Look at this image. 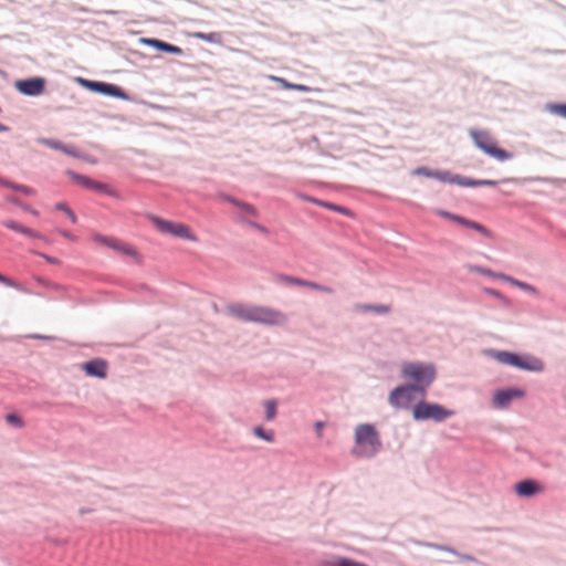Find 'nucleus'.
Masks as SVG:
<instances>
[{"label":"nucleus","instance_id":"f257e3e1","mask_svg":"<svg viewBox=\"0 0 566 566\" xmlns=\"http://www.w3.org/2000/svg\"><path fill=\"white\" fill-rule=\"evenodd\" d=\"M355 443L352 454L357 458L370 459L375 457L380 448L381 441L376 428L370 423H361L355 428Z\"/></svg>","mask_w":566,"mask_h":566},{"label":"nucleus","instance_id":"f03ea898","mask_svg":"<svg viewBox=\"0 0 566 566\" xmlns=\"http://www.w3.org/2000/svg\"><path fill=\"white\" fill-rule=\"evenodd\" d=\"M401 375L406 379L413 380L416 387L423 397L429 385L436 377V370L432 365L421 363H405L401 366Z\"/></svg>","mask_w":566,"mask_h":566},{"label":"nucleus","instance_id":"7ed1b4c3","mask_svg":"<svg viewBox=\"0 0 566 566\" xmlns=\"http://www.w3.org/2000/svg\"><path fill=\"white\" fill-rule=\"evenodd\" d=\"M488 355L500 364L513 366L523 370L542 371L544 368L543 361L532 356H520L505 350H491Z\"/></svg>","mask_w":566,"mask_h":566},{"label":"nucleus","instance_id":"20e7f679","mask_svg":"<svg viewBox=\"0 0 566 566\" xmlns=\"http://www.w3.org/2000/svg\"><path fill=\"white\" fill-rule=\"evenodd\" d=\"M470 136L478 148L497 160L503 161L512 157L510 153L496 146L495 139L488 130L471 129Z\"/></svg>","mask_w":566,"mask_h":566},{"label":"nucleus","instance_id":"39448f33","mask_svg":"<svg viewBox=\"0 0 566 566\" xmlns=\"http://www.w3.org/2000/svg\"><path fill=\"white\" fill-rule=\"evenodd\" d=\"M149 220L161 233L170 234L191 242L198 241V237L193 233L191 228L185 223L168 221L154 214L149 216Z\"/></svg>","mask_w":566,"mask_h":566},{"label":"nucleus","instance_id":"423d86ee","mask_svg":"<svg viewBox=\"0 0 566 566\" xmlns=\"http://www.w3.org/2000/svg\"><path fill=\"white\" fill-rule=\"evenodd\" d=\"M453 415L452 410H448L438 403H429L420 401L412 408V417L416 420H428L442 421Z\"/></svg>","mask_w":566,"mask_h":566},{"label":"nucleus","instance_id":"0eeeda50","mask_svg":"<svg viewBox=\"0 0 566 566\" xmlns=\"http://www.w3.org/2000/svg\"><path fill=\"white\" fill-rule=\"evenodd\" d=\"M286 322V315L279 310L256 305L254 323L269 326L282 325Z\"/></svg>","mask_w":566,"mask_h":566},{"label":"nucleus","instance_id":"6e6552de","mask_svg":"<svg viewBox=\"0 0 566 566\" xmlns=\"http://www.w3.org/2000/svg\"><path fill=\"white\" fill-rule=\"evenodd\" d=\"M415 392H419V390L412 385L396 387L389 395V402L397 408H408L413 400Z\"/></svg>","mask_w":566,"mask_h":566},{"label":"nucleus","instance_id":"1a4fd4ad","mask_svg":"<svg viewBox=\"0 0 566 566\" xmlns=\"http://www.w3.org/2000/svg\"><path fill=\"white\" fill-rule=\"evenodd\" d=\"M45 81L41 77H33L29 80L18 81L15 83L17 90L28 96H38L43 93Z\"/></svg>","mask_w":566,"mask_h":566},{"label":"nucleus","instance_id":"9d476101","mask_svg":"<svg viewBox=\"0 0 566 566\" xmlns=\"http://www.w3.org/2000/svg\"><path fill=\"white\" fill-rule=\"evenodd\" d=\"M524 391L518 388L499 390L493 397V403L497 408H506L513 399L523 398Z\"/></svg>","mask_w":566,"mask_h":566},{"label":"nucleus","instance_id":"9b49d317","mask_svg":"<svg viewBox=\"0 0 566 566\" xmlns=\"http://www.w3.org/2000/svg\"><path fill=\"white\" fill-rule=\"evenodd\" d=\"M81 82L83 85H85L96 92L107 94L111 96L122 97V98L125 97V94L122 91V88L116 85L102 83V82H91V81H86V80H82Z\"/></svg>","mask_w":566,"mask_h":566},{"label":"nucleus","instance_id":"f8f14e48","mask_svg":"<svg viewBox=\"0 0 566 566\" xmlns=\"http://www.w3.org/2000/svg\"><path fill=\"white\" fill-rule=\"evenodd\" d=\"M515 492L521 497H531L543 492V486L534 480H523L515 484Z\"/></svg>","mask_w":566,"mask_h":566},{"label":"nucleus","instance_id":"ddd939ff","mask_svg":"<svg viewBox=\"0 0 566 566\" xmlns=\"http://www.w3.org/2000/svg\"><path fill=\"white\" fill-rule=\"evenodd\" d=\"M256 305H244V304H233L229 307V313L244 322L254 323Z\"/></svg>","mask_w":566,"mask_h":566},{"label":"nucleus","instance_id":"4468645a","mask_svg":"<svg viewBox=\"0 0 566 566\" xmlns=\"http://www.w3.org/2000/svg\"><path fill=\"white\" fill-rule=\"evenodd\" d=\"M82 369L87 376L106 378L107 363L104 359H94L82 365Z\"/></svg>","mask_w":566,"mask_h":566},{"label":"nucleus","instance_id":"2eb2a0df","mask_svg":"<svg viewBox=\"0 0 566 566\" xmlns=\"http://www.w3.org/2000/svg\"><path fill=\"white\" fill-rule=\"evenodd\" d=\"M40 143L42 145H45V146L52 148V149L60 150L69 156H72L75 158L82 157L80 151L76 149V147H74L72 145H65V144L61 143L60 140L42 138V139H40Z\"/></svg>","mask_w":566,"mask_h":566},{"label":"nucleus","instance_id":"dca6fc26","mask_svg":"<svg viewBox=\"0 0 566 566\" xmlns=\"http://www.w3.org/2000/svg\"><path fill=\"white\" fill-rule=\"evenodd\" d=\"M2 224L15 232L22 233L27 237L34 238V239H42L41 234L28 227L22 226L21 223L14 221V220H4Z\"/></svg>","mask_w":566,"mask_h":566},{"label":"nucleus","instance_id":"f3484780","mask_svg":"<svg viewBox=\"0 0 566 566\" xmlns=\"http://www.w3.org/2000/svg\"><path fill=\"white\" fill-rule=\"evenodd\" d=\"M143 42L150 46H154L160 51H164V52L178 54V55H180L182 53V50L179 46L169 44L167 42H164V41H160L157 39H143Z\"/></svg>","mask_w":566,"mask_h":566},{"label":"nucleus","instance_id":"a211bd4d","mask_svg":"<svg viewBox=\"0 0 566 566\" xmlns=\"http://www.w3.org/2000/svg\"><path fill=\"white\" fill-rule=\"evenodd\" d=\"M355 312L358 313H367V312H374L376 314H388L391 311L390 305H370V304H361L357 303L353 306Z\"/></svg>","mask_w":566,"mask_h":566},{"label":"nucleus","instance_id":"6ab92c4d","mask_svg":"<svg viewBox=\"0 0 566 566\" xmlns=\"http://www.w3.org/2000/svg\"><path fill=\"white\" fill-rule=\"evenodd\" d=\"M112 249L117 251L120 254H124L126 256L134 259L136 262H140L142 258H140L139 253L137 252V250L133 245H130L124 241L117 240L116 244Z\"/></svg>","mask_w":566,"mask_h":566},{"label":"nucleus","instance_id":"aec40b11","mask_svg":"<svg viewBox=\"0 0 566 566\" xmlns=\"http://www.w3.org/2000/svg\"><path fill=\"white\" fill-rule=\"evenodd\" d=\"M500 280L502 281H505L507 283H510L511 285L513 286H516L523 291H526V292H530V293H533V294H537V290L536 287H534L533 285L531 284H527L525 282H522V281H518L512 276H509V275H500Z\"/></svg>","mask_w":566,"mask_h":566},{"label":"nucleus","instance_id":"412c9836","mask_svg":"<svg viewBox=\"0 0 566 566\" xmlns=\"http://www.w3.org/2000/svg\"><path fill=\"white\" fill-rule=\"evenodd\" d=\"M458 185L463 187H479V186H495L496 181L494 180H474L470 178H464L459 176Z\"/></svg>","mask_w":566,"mask_h":566},{"label":"nucleus","instance_id":"4be33fe9","mask_svg":"<svg viewBox=\"0 0 566 566\" xmlns=\"http://www.w3.org/2000/svg\"><path fill=\"white\" fill-rule=\"evenodd\" d=\"M0 185L4 186V187H8V188H11L13 190L20 191V192H22V193H24L27 196H34L35 195V190L33 188H30V187H27V186H23V185L12 184V182L3 180V179H0Z\"/></svg>","mask_w":566,"mask_h":566},{"label":"nucleus","instance_id":"5701e85b","mask_svg":"<svg viewBox=\"0 0 566 566\" xmlns=\"http://www.w3.org/2000/svg\"><path fill=\"white\" fill-rule=\"evenodd\" d=\"M66 175L75 182H77L78 185L85 187V188H91V186L93 185V180L86 176H83V175H80V174H76L72 170H67L66 171Z\"/></svg>","mask_w":566,"mask_h":566},{"label":"nucleus","instance_id":"b1692460","mask_svg":"<svg viewBox=\"0 0 566 566\" xmlns=\"http://www.w3.org/2000/svg\"><path fill=\"white\" fill-rule=\"evenodd\" d=\"M301 198L304 199V200L312 201V202H314L316 205L323 206V207H325L327 209L340 212L343 214H348V210L345 207L336 206L334 203H328V202H322V201L316 200V199H311V198H308L306 196H302Z\"/></svg>","mask_w":566,"mask_h":566},{"label":"nucleus","instance_id":"393cba45","mask_svg":"<svg viewBox=\"0 0 566 566\" xmlns=\"http://www.w3.org/2000/svg\"><path fill=\"white\" fill-rule=\"evenodd\" d=\"M300 286H303V287H307V289H311V290H314V291H319V292H323V293H333V290L328 286H325V285H321L318 283H315V282H312V281H306V280H303L301 279V283H300Z\"/></svg>","mask_w":566,"mask_h":566},{"label":"nucleus","instance_id":"a878e982","mask_svg":"<svg viewBox=\"0 0 566 566\" xmlns=\"http://www.w3.org/2000/svg\"><path fill=\"white\" fill-rule=\"evenodd\" d=\"M454 220L459 221L463 226H467L469 228H472V229L481 232L484 235H489V231L482 224H480L478 222H474V221H471V220H467V219H463L461 217H454Z\"/></svg>","mask_w":566,"mask_h":566},{"label":"nucleus","instance_id":"bb28decb","mask_svg":"<svg viewBox=\"0 0 566 566\" xmlns=\"http://www.w3.org/2000/svg\"><path fill=\"white\" fill-rule=\"evenodd\" d=\"M321 566H367V565L348 559V558H337L333 562L324 563Z\"/></svg>","mask_w":566,"mask_h":566},{"label":"nucleus","instance_id":"cd10ccee","mask_svg":"<svg viewBox=\"0 0 566 566\" xmlns=\"http://www.w3.org/2000/svg\"><path fill=\"white\" fill-rule=\"evenodd\" d=\"M467 268L471 272L480 273V274L488 275V276L495 277V279H500V275H504L503 273H496L490 269H485V268L474 265V264H469Z\"/></svg>","mask_w":566,"mask_h":566},{"label":"nucleus","instance_id":"c85d7f7f","mask_svg":"<svg viewBox=\"0 0 566 566\" xmlns=\"http://www.w3.org/2000/svg\"><path fill=\"white\" fill-rule=\"evenodd\" d=\"M118 239L116 238H113V237H105V235H102V234H94L93 235V241L99 245H105V247H108V248H114V245L116 244Z\"/></svg>","mask_w":566,"mask_h":566},{"label":"nucleus","instance_id":"c756f323","mask_svg":"<svg viewBox=\"0 0 566 566\" xmlns=\"http://www.w3.org/2000/svg\"><path fill=\"white\" fill-rule=\"evenodd\" d=\"M458 178H459L458 175H451L448 171H436L434 172V179H439V180H441L443 182L457 184L458 185Z\"/></svg>","mask_w":566,"mask_h":566},{"label":"nucleus","instance_id":"7c9ffc66","mask_svg":"<svg viewBox=\"0 0 566 566\" xmlns=\"http://www.w3.org/2000/svg\"><path fill=\"white\" fill-rule=\"evenodd\" d=\"M264 408H265V419L268 421L273 420L276 416V401L273 399L266 400L264 402Z\"/></svg>","mask_w":566,"mask_h":566},{"label":"nucleus","instance_id":"2f4dec72","mask_svg":"<svg viewBox=\"0 0 566 566\" xmlns=\"http://www.w3.org/2000/svg\"><path fill=\"white\" fill-rule=\"evenodd\" d=\"M276 282L282 284H290V285H296L300 286L301 279L296 276H291L286 274H279L275 277Z\"/></svg>","mask_w":566,"mask_h":566},{"label":"nucleus","instance_id":"473e14b6","mask_svg":"<svg viewBox=\"0 0 566 566\" xmlns=\"http://www.w3.org/2000/svg\"><path fill=\"white\" fill-rule=\"evenodd\" d=\"M90 189H93V190H96V191H99V192H105V193H107L108 196H112V197H116V192L113 189H111L108 185L103 184V182H98V181L93 180V185L91 186Z\"/></svg>","mask_w":566,"mask_h":566},{"label":"nucleus","instance_id":"72a5a7b5","mask_svg":"<svg viewBox=\"0 0 566 566\" xmlns=\"http://www.w3.org/2000/svg\"><path fill=\"white\" fill-rule=\"evenodd\" d=\"M253 433L260 438V439H263L268 442H273L274 440V434L272 431H265L262 427H255L253 429Z\"/></svg>","mask_w":566,"mask_h":566},{"label":"nucleus","instance_id":"f704fd0d","mask_svg":"<svg viewBox=\"0 0 566 566\" xmlns=\"http://www.w3.org/2000/svg\"><path fill=\"white\" fill-rule=\"evenodd\" d=\"M6 421L11 424V426H14L17 428H22L24 426V422L22 420L21 417H19L18 415L15 413H9L6 416Z\"/></svg>","mask_w":566,"mask_h":566},{"label":"nucleus","instance_id":"c9c22d12","mask_svg":"<svg viewBox=\"0 0 566 566\" xmlns=\"http://www.w3.org/2000/svg\"><path fill=\"white\" fill-rule=\"evenodd\" d=\"M280 82L284 85V87L286 88H291V90H295V91H298V92H308L310 91V87L305 86V85H302V84H291V83H287L286 81L284 80H280Z\"/></svg>","mask_w":566,"mask_h":566},{"label":"nucleus","instance_id":"e433bc0d","mask_svg":"<svg viewBox=\"0 0 566 566\" xmlns=\"http://www.w3.org/2000/svg\"><path fill=\"white\" fill-rule=\"evenodd\" d=\"M193 36L196 39L205 40L208 42H214L217 34L216 33H202V32H195Z\"/></svg>","mask_w":566,"mask_h":566},{"label":"nucleus","instance_id":"4c0bfd02","mask_svg":"<svg viewBox=\"0 0 566 566\" xmlns=\"http://www.w3.org/2000/svg\"><path fill=\"white\" fill-rule=\"evenodd\" d=\"M434 172L436 171H432L426 167H419L413 171L415 175L424 176L427 178H434Z\"/></svg>","mask_w":566,"mask_h":566},{"label":"nucleus","instance_id":"58836bf2","mask_svg":"<svg viewBox=\"0 0 566 566\" xmlns=\"http://www.w3.org/2000/svg\"><path fill=\"white\" fill-rule=\"evenodd\" d=\"M0 283L7 285V286H10V287H13V289H20V284L17 283L15 281L0 274Z\"/></svg>","mask_w":566,"mask_h":566},{"label":"nucleus","instance_id":"ea45409f","mask_svg":"<svg viewBox=\"0 0 566 566\" xmlns=\"http://www.w3.org/2000/svg\"><path fill=\"white\" fill-rule=\"evenodd\" d=\"M554 112L566 118V105H555Z\"/></svg>","mask_w":566,"mask_h":566},{"label":"nucleus","instance_id":"a19ab883","mask_svg":"<svg viewBox=\"0 0 566 566\" xmlns=\"http://www.w3.org/2000/svg\"><path fill=\"white\" fill-rule=\"evenodd\" d=\"M38 254L51 264H60V260H57L56 258L50 256L44 253H38Z\"/></svg>","mask_w":566,"mask_h":566},{"label":"nucleus","instance_id":"79ce46f5","mask_svg":"<svg viewBox=\"0 0 566 566\" xmlns=\"http://www.w3.org/2000/svg\"><path fill=\"white\" fill-rule=\"evenodd\" d=\"M55 209H56V210H60V211H63V212H65V213L67 212V210H70V208L67 207V205H66V203H64V202H59V203H56V205H55Z\"/></svg>","mask_w":566,"mask_h":566},{"label":"nucleus","instance_id":"37998d69","mask_svg":"<svg viewBox=\"0 0 566 566\" xmlns=\"http://www.w3.org/2000/svg\"><path fill=\"white\" fill-rule=\"evenodd\" d=\"M242 208L244 209V211H247L248 213H250L252 216L256 214L255 209L251 205L244 203V205H242Z\"/></svg>","mask_w":566,"mask_h":566},{"label":"nucleus","instance_id":"c03bdc74","mask_svg":"<svg viewBox=\"0 0 566 566\" xmlns=\"http://www.w3.org/2000/svg\"><path fill=\"white\" fill-rule=\"evenodd\" d=\"M484 292L494 296V297H497V298H501V293L496 290H493V289H484Z\"/></svg>","mask_w":566,"mask_h":566},{"label":"nucleus","instance_id":"a18cd8bd","mask_svg":"<svg viewBox=\"0 0 566 566\" xmlns=\"http://www.w3.org/2000/svg\"><path fill=\"white\" fill-rule=\"evenodd\" d=\"M59 233H60L62 237H64V238H66V239H69V240H72V241H74V240L76 239V238H75L73 234H71L69 231H63V230H61V231H59Z\"/></svg>","mask_w":566,"mask_h":566},{"label":"nucleus","instance_id":"49530a36","mask_svg":"<svg viewBox=\"0 0 566 566\" xmlns=\"http://www.w3.org/2000/svg\"><path fill=\"white\" fill-rule=\"evenodd\" d=\"M66 214L70 218L72 223H76L77 222V218H76L75 213L71 209L67 210Z\"/></svg>","mask_w":566,"mask_h":566},{"label":"nucleus","instance_id":"de8ad7c7","mask_svg":"<svg viewBox=\"0 0 566 566\" xmlns=\"http://www.w3.org/2000/svg\"><path fill=\"white\" fill-rule=\"evenodd\" d=\"M22 209H23L24 211H27V212H29V213L33 214V216H38V214H39V212H38L35 209H32V208H30L29 206H25V205H24V206H22Z\"/></svg>","mask_w":566,"mask_h":566},{"label":"nucleus","instance_id":"09e8293b","mask_svg":"<svg viewBox=\"0 0 566 566\" xmlns=\"http://www.w3.org/2000/svg\"><path fill=\"white\" fill-rule=\"evenodd\" d=\"M323 426H324V423H323V422H321V421H317V422L315 423V429H316V432H317V436H318V437H321V436H322V429H323Z\"/></svg>","mask_w":566,"mask_h":566},{"label":"nucleus","instance_id":"8fccbe9b","mask_svg":"<svg viewBox=\"0 0 566 566\" xmlns=\"http://www.w3.org/2000/svg\"><path fill=\"white\" fill-rule=\"evenodd\" d=\"M7 130H9L8 126H6L2 123H0V133L1 132H7Z\"/></svg>","mask_w":566,"mask_h":566}]
</instances>
